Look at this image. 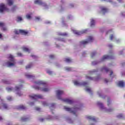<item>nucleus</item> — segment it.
Instances as JSON below:
<instances>
[{
	"label": "nucleus",
	"instance_id": "obj_56",
	"mask_svg": "<svg viewBox=\"0 0 125 125\" xmlns=\"http://www.w3.org/2000/svg\"><path fill=\"white\" fill-rule=\"evenodd\" d=\"M113 75V71H110V74H109V76H112Z\"/></svg>",
	"mask_w": 125,
	"mask_h": 125
},
{
	"label": "nucleus",
	"instance_id": "obj_50",
	"mask_svg": "<svg viewBox=\"0 0 125 125\" xmlns=\"http://www.w3.org/2000/svg\"><path fill=\"white\" fill-rule=\"evenodd\" d=\"M47 73L48 74H49V75H51L52 74V72L50 71H47Z\"/></svg>",
	"mask_w": 125,
	"mask_h": 125
},
{
	"label": "nucleus",
	"instance_id": "obj_28",
	"mask_svg": "<svg viewBox=\"0 0 125 125\" xmlns=\"http://www.w3.org/2000/svg\"><path fill=\"white\" fill-rule=\"evenodd\" d=\"M6 89L8 92H10L13 90V88L12 87H7L6 88Z\"/></svg>",
	"mask_w": 125,
	"mask_h": 125
},
{
	"label": "nucleus",
	"instance_id": "obj_32",
	"mask_svg": "<svg viewBox=\"0 0 125 125\" xmlns=\"http://www.w3.org/2000/svg\"><path fill=\"white\" fill-rule=\"evenodd\" d=\"M86 79H88V80H90L91 81H92V80H93V78L88 77L87 76H86Z\"/></svg>",
	"mask_w": 125,
	"mask_h": 125
},
{
	"label": "nucleus",
	"instance_id": "obj_20",
	"mask_svg": "<svg viewBox=\"0 0 125 125\" xmlns=\"http://www.w3.org/2000/svg\"><path fill=\"white\" fill-rule=\"evenodd\" d=\"M18 109L19 110H25V109H26V107L23 105H21L18 107Z\"/></svg>",
	"mask_w": 125,
	"mask_h": 125
},
{
	"label": "nucleus",
	"instance_id": "obj_5",
	"mask_svg": "<svg viewBox=\"0 0 125 125\" xmlns=\"http://www.w3.org/2000/svg\"><path fill=\"white\" fill-rule=\"evenodd\" d=\"M8 58L9 59H11L10 61L13 62V63H11L10 62H7V65L8 67H11V66H14L15 65V62H14V58L13 57V56L11 55H9Z\"/></svg>",
	"mask_w": 125,
	"mask_h": 125
},
{
	"label": "nucleus",
	"instance_id": "obj_40",
	"mask_svg": "<svg viewBox=\"0 0 125 125\" xmlns=\"http://www.w3.org/2000/svg\"><path fill=\"white\" fill-rule=\"evenodd\" d=\"M65 70H66V71H71L72 70V68L71 67H66V68H65Z\"/></svg>",
	"mask_w": 125,
	"mask_h": 125
},
{
	"label": "nucleus",
	"instance_id": "obj_64",
	"mask_svg": "<svg viewBox=\"0 0 125 125\" xmlns=\"http://www.w3.org/2000/svg\"><path fill=\"white\" fill-rule=\"evenodd\" d=\"M3 119L0 117V121H2Z\"/></svg>",
	"mask_w": 125,
	"mask_h": 125
},
{
	"label": "nucleus",
	"instance_id": "obj_45",
	"mask_svg": "<svg viewBox=\"0 0 125 125\" xmlns=\"http://www.w3.org/2000/svg\"><path fill=\"white\" fill-rule=\"evenodd\" d=\"M113 39H114V35H110V40H111V41H112V40H113Z\"/></svg>",
	"mask_w": 125,
	"mask_h": 125
},
{
	"label": "nucleus",
	"instance_id": "obj_49",
	"mask_svg": "<svg viewBox=\"0 0 125 125\" xmlns=\"http://www.w3.org/2000/svg\"><path fill=\"white\" fill-rule=\"evenodd\" d=\"M113 111V109H107V110H106V112H112Z\"/></svg>",
	"mask_w": 125,
	"mask_h": 125
},
{
	"label": "nucleus",
	"instance_id": "obj_23",
	"mask_svg": "<svg viewBox=\"0 0 125 125\" xmlns=\"http://www.w3.org/2000/svg\"><path fill=\"white\" fill-rule=\"evenodd\" d=\"M22 49L24 51H26V52H28L29 53H30V50L29 49V48L23 47H22Z\"/></svg>",
	"mask_w": 125,
	"mask_h": 125
},
{
	"label": "nucleus",
	"instance_id": "obj_29",
	"mask_svg": "<svg viewBox=\"0 0 125 125\" xmlns=\"http://www.w3.org/2000/svg\"><path fill=\"white\" fill-rule=\"evenodd\" d=\"M21 121L22 122H27L28 121V118H25L24 117H21Z\"/></svg>",
	"mask_w": 125,
	"mask_h": 125
},
{
	"label": "nucleus",
	"instance_id": "obj_57",
	"mask_svg": "<svg viewBox=\"0 0 125 125\" xmlns=\"http://www.w3.org/2000/svg\"><path fill=\"white\" fill-rule=\"evenodd\" d=\"M34 102H32L30 103V105H31V106H32V105H34Z\"/></svg>",
	"mask_w": 125,
	"mask_h": 125
},
{
	"label": "nucleus",
	"instance_id": "obj_11",
	"mask_svg": "<svg viewBox=\"0 0 125 125\" xmlns=\"http://www.w3.org/2000/svg\"><path fill=\"white\" fill-rule=\"evenodd\" d=\"M6 9V7H5V6L4 4H1L0 5V13H2L4 10Z\"/></svg>",
	"mask_w": 125,
	"mask_h": 125
},
{
	"label": "nucleus",
	"instance_id": "obj_63",
	"mask_svg": "<svg viewBox=\"0 0 125 125\" xmlns=\"http://www.w3.org/2000/svg\"><path fill=\"white\" fill-rule=\"evenodd\" d=\"M122 66H125V63L123 62L122 63Z\"/></svg>",
	"mask_w": 125,
	"mask_h": 125
},
{
	"label": "nucleus",
	"instance_id": "obj_48",
	"mask_svg": "<svg viewBox=\"0 0 125 125\" xmlns=\"http://www.w3.org/2000/svg\"><path fill=\"white\" fill-rule=\"evenodd\" d=\"M92 64H93V65H96V64H97V62H92Z\"/></svg>",
	"mask_w": 125,
	"mask_h": 125
},
{
	"label": "nucleus",
	"instance_id": "obj_47",
	"mask_svg": "<svg viewBox=\"0 0 125 125\" xmlns=\"http://www.w3.org/2000/svg\"><path fill=\"white\" fill-rule=\"evenodd\" d=\"M17 55H18V56H19V57L22 56V55L21 53H18Z\"/></svg>",
	"mask_w": 125,
	"mask_h": 125
},
{
	"label": "nucleus",
	"instance_id": "obj_51",
	"mask_svg": "<svg viewBox=\"0 0 125 125\" xmlns=\"http://www.w3.org/2000/svg\"><path fill=\"white\" fill-rule=\"evenodd\" d=\"M36 111H41V108L40 107H36Z\"/></svg>",
	"mask_w": 125,
	"mask_h": 125
},
{
	"label": "nucleus",
	"instance_id": "obj_31",
	"mask_svg": "<svg viewBox=\"0 0 125 125\" xmlns=\"http://www.w3.org/2000/svg\"><path fill=\"white\" fill-rule=\"evenodd\" d=\"M3 83H6L7 84H9L10 83H9V81H6V80H3Z\"/></svg>",
	"mask_w": 125,
	"mask_h": 125
},
{
	"label": "nucleus",
	"instance_id": "obj_30",
	"mask_svg": "<svg viewBox=\"0 0 125 125\" xmlns=\"http://www.w3.org/2000/svg\"><path fill=\"white\" fill-rule=\"evenodd\" d=\"M17 22H20V21H22L23 19H22V18L21 17H18L17 18Z\"/></svg>",
	"mask_w": 125,
	"mask_h": 125
},
{
	"label": "nucleus",
	"instance_id": "obj_54",
	"mask_svg": "<svg viewBox=\"0 0 125 125\" xmlns=\"http://www.w3.org/2000/svg\"><path fill=\"white\" fill-rule=\"evenodd\" d=\"M55 106V104H51V107H54Z\"/></svg>",
	"mask_w": 125,
	"mask_h": 125
},
{
	"label": "nucleus",
	"instance_id": "obj_46",
	"mask_svg": "<svg viewBox=\"0 0 125 125\" xmlns=\"http://www.w3.org/2000/svg\"><path fill=\"white\" fill-rule=\"evenodd\" d=\"M50 58H51V59H53V58H54V55H51L49 56Z\"/></svg>",
	"mask_w": 125,
	"mask_h": 125
},
{
	"label": "nucleus",
	"instance_id": "obj_13",
	"mask_svg": "<svg viewBox=\"0 0 125 125\" xmlns=\"http://www.w3.org/2000/svg\"><path fill=\"white\" fill-rule=\"evenodd\" d=\"M34 3H35V4H39L40 5H42V4H43V3L41 0H35Z\"/></svg>",
	"mask_w": 125,
	"mask_h": 125
},
{
	"label": "nucleus",
	"instance_id": "obj_60",
	"mask_svg": "<svg viewBox=\"0 0 125 125\" xmlns=\"http://www.w3.org/2000/svg\"><path fill=\"white\" fill-rule=\"evenodd\" d=\"M108 80L107 79H104V82H105L106 83H108Z\"/></svg>",
	"mask_w": 125,
	"mask_h": 125
},
{
	"label": "nucleus",
	"instance_id": "obj_14",
	"mask_svg": "<svg viewBox=\"0 0 125 125\" xmlns=\"http://www.w3.org/2000/svg\"><path fill=\"white\" fill-rule=\"evenodd\" d=\"M118 85L121 87H124L125 86V82L123 81H119L118 82Z\"/></svg>",
	"mask_w": 125,
	"mask_h": 125
},
{
	"label": "nucleus",
	"instance_id": "obj_44",
	"mask_svg": "<svg viewBox=\"0 0 125 125\" xmlns=\"http://www.w3.org/2000/svg\"><path fill=\"white\" fill-rule=\"evenodd\" d=\"M19 33H20V30L19 31H18V30H15V33L16 35H19Z\"/></svg>",
	"mask_w": 125,
	"mask_h": 125
},
{
	"label": "nucleus",
	"instance_id": "obj_19",
	"mask_svg": "<svg viewBox=\"0 0 125 125\" xmlns=\"http://www.w3.org/2000/svg\"><path fill=\"white\" fill-rule=\"evenodd\" d=\"M102 11L103 12L104 14H105L106 12H108V9L103 7L102 8Z\"/></svg>",
	"mask_w": 125,
	"mask_h": 125
},
{
	"label": "nucleus",
	"instance_id": "obj_22",
	"mask_svg": "<svg viewBox=\"0 0 125 125\" xmlns=\"http://www.w3.org/2000/svg\"><path fill=\"white\" fill-rule=\"evenodd\" d=\"M25 77H26L28 79H34V78H35V76L28 74H25Z\"/></svg>",
	"mask_w": 125,
	"mask_h": 125
},
{
	"label": "nucleus",
	"instance_id": "obj_6",
	"mask_svg": "<svg viewBox=\"0 0 125 125\" xmlns=\"http://www.w3.org/2000/svg\"><path fill=\"white\" fill-rule=\"evenodd\" d=\"M72 32H73L74 34L77 35V36H81L82 34H84L87 32V30H85L83 31H78V30H73Z\"/></svg>",
	"mask_w": 125,
	"mask_h": 125
},
{
	"label": "nucleus",
	"instance_id": "obj_39",
	"mask_svg": "<svg viewBox=\"0 0 125 125\" xmlns=\"http://www.w3.org/2000/svg\"><path fill=\"white\" fill-rule=\"evenodd\" d=\"M26 18L27 19H30L31 18V15L29 14L26 15Z\"/></svg>",
	"mask_w": 125,
	"mask_h": 125
},
{
	"label": "nucleus",
	"instance_id": "obj_10",
	"mask_svg": "<svg viewBox=\"0 0 125 125\" xmlns=\"http://www.w3.org/2000/svg\"><path fill=\"white\" fill-rule=\"evenodd\" d=\"M74 84L75 85H83L84 86H85L86 85H87V83L86 82H83L82 84L80 83H79L77 81H75L74 82Z\"/></svg>",
	"mask_w": 125,
	"mask_h": 125
},
{
	"label": "nucleus",
	"instance_id": "obj_42",
	"mask_svg": "<svg viewBox=\"0 0 125 125\" xmlns=\"http://www.w3.org/2000/svg\"><path fill=\"white\" fill-rule=\"evenodd\" d=\"M59 35H60V36H67V34L66 33H62V34H60Z\"/></svg>",
	"mask_w": 125,
	"mask_h": 125
},
{
	"label": "nucleus",
	"instance_id": "obj_8",
	"mask_svg": "<svg viewBox=\"0 0 125 125\" xmlns=\"http://www.w3.org/2000/svg\"><path fill=\"white\" fill-rule=\"evenodd\" d=\"M105 59H114V56L113 55H104L101 60L104 61Z\"/></svg>",
	"mask_w": 125,
	"mask_h": 125
},
{
	"label": "nucleus",
	"instance_id": "obj_58",
	"mask_svg": "<svg viewBox=\"0 0 125 125\" xmlns=\"http://www.w3.org/2000/svg\"><path fill=\"white\" fill-rule=\"evenodd\" d=\"M122 54H123V51H120L119 53L120 55H122Z\"/></svg>",
	"mask_w": 125,
	"mask_h": 125
},
{
	"label": "nucleus",
	"instance_id": "obj_17",
	"mask_svg": "<svg viewBox=\"0 0 125 125\" xmlns=\"http://www.w3.org/2000/svg\"><path fill=\"white\" fill-rule=\"evenodd\" d=\"M87 119H88V120H91V121H93L94 122H96V119H95L94 117L87 116Z\"/></svg>",
	"mask_w": 125,
	"mask_h": 125
},
{
	"label": "nucleus",
	"instance_id": "obj_53",
	"mask_svg": "<svg viewBox=\"0 0 125 125\" xmlns=\"http://www.w3.org/2000/svg\"><path fill=\"white\" fill-rule=\"evenodd\" d=\"M15 8H16V7L14 6L12 9V11H14V9H15Z\"/></svg>",
	"mask_w": 125,
	"mask_h": 125
},
{
	"label": "nucleus",
	"instance_id": "obj_52",
	"mask_svg": "<svg viewBox=\"0 0 125 125\" xmlns=\"http://www.w3.org/2000/svg\"><path fill=\"white\" fill-rule=\"evenodd\" d=\"M35 19L36 20H40V17H36V18H35Z\"/></svg>",
	"mask_w": 125,
	"mask_h": 125
},
{
	"label": "nucleus",
	"instance_id": "obj_33",
	"mask_svg": "<svg viewBox=\"0 0 125 125\" xmlns=\"http://www.w3.org/2000/svg\"><path fill=\"white\" fill-rule=\"evenodd\" d=\"M95 54H96V52H95L92 53L91 55V58H93V57L95 56Z\"/></svg>",
	"mask_w": 125,
	"mask_h": 125
},
{
	"label": "nucleus",
	"instance_id": "obj_62",
	"mask_svg": "<svg viewBox=\"0 0 125 125\" xmlns=\"http://www.w3.org/2000/svg\"><path fill=\"white\" fill-rule=\"evenodd\" d=\"M109 47H113V45L112 44H109L108 45Z\"/></svg>",
	"mask_w": 125,
	"mask_h": 125
},
{
	"label": "nucleus",
	"instance_id": "obj_7",
	"mask_svg": "<svg viewBox=\"0 0 125 125\" xmlns=\"http://www.w3.org/2000/svg\"><path fill=\"white\" fill-rule=\"evenodd\" d=\"M35 89H37V90H41V91H44V92H47V91H49V89L48 88H42L40 86H35L34 87Z\"/></svg>",
	"mask_w": 125,
	"mask_h": 125
},
{
	"label": "nucleus",
	"instance_id": "obj_12",
	"mask_svg": "<svg viewBox=\"0 0 125 125\" xmlns=\"http://www.w3.org/2000/svg\"><path fill=\"white\" fill-rule=\"evenodd\" d=\"M97 104L98 106H100V109H106V108H105L104 107V105H103V104L101 103V102H98Z\"/></svg>",
	"mask_w": 125,
	"mask_h": 125
},
{
	"label": "nucleus",
	"instance_id": "obj_21",
	"mask_svg": "<svg viewBox=\"0 0 125 125\" xmlns=\"http://www.w3.org/2000/svg\"><path fill=\"white\" fill-rule=\"evenodd\" d=\"M101 71H105V72H106V73H108V72L110 71V69H109V68H107V67H104L101 69Z\"/></svg>",
	"mask_w": 125,
	"mask_h": 125
},
{
	"label": "nucleus",
	"instance_id": "obj_25",
	"mask_svg": "<svg viewBox=\"0 0 125 125\" xmlns=\"http://www.w3.org/2000/svg\"><path fill=\"white\" fill-rule=\"evenodd\" d=\"M64 61L67 63H71V62H72V60L70 58H66L65 59Z\"/></svg>",
	"mask_w": 125,
	"mask_h": 125
},
{
	"label": "nucleus",
	"instance_id": "obj_9",
	"mask_svg": "<svg viewBox=\"0 0 125 125\" xmlns=\"http://www.w3.org/2000/svg\"><path fill=\"white\" fill-rule=\"evenodd\" d=\"M35 83L37 84V85H40V86L43 85V86H46L47 85L46 82L42 81L36 82H35Z\"/></svg>",
	"mask_w": 125,
	"mask_h": 125
},
{
	"label": "nucleus",
	"instance_id": "obj_34",
	"mask_svg": "<svg viewBox=\"0 0 125 125\" xmlns=\"http://www.w3.org/2000/svg\"><path fill=\"white\" fill-rule=\"evenodd\" d=\"M123 114H119L117 116V118H119V119H121V118H123Z\"/></svg>",
	"mask_w": 125,
	"mask_h": 125
},
{
	"label": "nucleus",
	"instance_id": "obj_35",
	"mask_svg": "<svg viewBox=\"0 0 125 125\" xmlns=\"http://www.w3.org/2000/svg\"><path fill=\"white\" fill-rule=\"evenodd\" d=\"M86 91H87L88 92H89L90 93H91V92H92L91 89H90V88H87L86 89Z\"/></svg>",
	"mask_w": 125,
	"mask_h": 125
},
{
	"label": "nucleus",
	"instance_id": "obj_41",
	"mask_svg": "<svg viewBox=\"0 0 125 125\" xmlns=\"http://www.w3.org/2000/svg\"><path fill=\"white\" fill-rule=\"evenodd\" d=\"M110 104H111V103L110 102V98H108V99H107V105L108 106H109Z\"/></svg>",
	"mask_w": 125,
	"mask_h": 125
},
{
	"label": "nucleus",
	"instance_id": "obj_38",
	"mask_svg": "<svg viewBox=\"0 0 125 125\" xmlns=\"http://www.w3.org/2000/svg\"><path fill=\"white\" fill-rule=\"evenodd\" d=\"M98 70H94L92 71H90L89 73H90V74H92L93 73H95V72H98Z\"/></svg>",
	"mask_w": 125,
	"mask_h": 125
},
{
	"label": "nucleus",
	"instance_id": "obj_3",
	"mask_svg": "<svg viewBox=\"0 0 125 125\" xmlns=\"http://www.w3.org/2000/svg\"><path fill=\"white\" fill-rule=\"evenodd\" d=\"M30 98L33 99V100H38V99H43V96L41 95H29Z\"/></svg>",
	"mask_w": 125,
	"mask_h": 125
},
{
	"label": "nucleus",
	"instance_id": "obj_1",
	"mask_svg": "<svg viewBox=\"0 0 125 125\" xmlns=\"http://www.w3.org/2000/svg\"><path fill=\"white\" fill-rule=\"evenodd\" d=\"M63 94H64V91L62 90H58L56 91V94L58 99L62 100L63 102H65V103H67L68 104H73V103H74V101L72 100H70L69 99H62V98L61 97V95H62Z\"/></svg>",
	"mask_w": 125,
	"mask_h": 125
},
{
	"label": "nucleus",
	"instance_id": "obj_15",
	"mask_svg": "<svg viewBox=\"0 0 125 125\" xmlns=\"http://www.w3.org/2000/svg\"><path fill=\"white\" fill-rule=\"evenodd\" d=\"M22 87H23V86H22V85H19V86H16L15 90L16 91H19L20 89H22Z\"/></svg>",
	"mask_w": 125,
	"mask_h": 125
},
{
	"label": "nucleus",
	"instance_id": "obj_61",
	"mask_svg": "<svg viewBox=\"0 0 125 125\" xmlns=\"http://www.w3.org/2000/svg\"><path fill=\"white\" fill-rule=\"evenodd\" d=\"M44 120V119H40V121H41V122H43Z\"/></svg>",
	"mask_w": 125,
	"mask_h": 125
},
{
	"label": "nucleus",
	"instance_id": "obj_43",
	"mask_svg": "<svg viewBox=\"0 0 125 125\" xmlns=\"http://www.w3.org/2000/svg\"><path fill=\"white\" fill-rule=\"evenodd\" d=\"M4 23L3 22H0V27H4Z\"/></svg>",
	"mask_w": 125,
	"mask_h": 125
},
{
	"label": "nucleus",
	"instance_id": "obj_4",
	"mask_svg": "<svg viewBox=\"0 0 125 125\" xmlns=\"http://www.w3.org/2000/svg\"><path fill=\"white\" fill-rule=\"evenodd\" d=\"M93 41V37L92 36H89L88 37V40L87 41H83L80 42V43L81 44H87V43H88V42H91Z\"/></svg>",
	"mask_w": 125,
	"mask_h": 125
},
{
	"label": "nucleus",
	"instance_id": "obj_18",
	"mask_svg": "<svg viewBox=\"0 0 125 125\" xmlns=\"http://www.w3.org/2000/svg\"><path fill=\"white\" fill-rule=\"evenodd\" d=\"M90 23H91L90 26L93 27V26H94L95 25V21H94V20H93V19H92L91 20Z\"/></svg>",
	"mask_w": 125,
	"mask_h": 125
},
{
	"label": "nucleus",
	"instance_id": "obj_36",
	"mask_svg": "<svg viewBox=\"0 0 125 125\" xmlns=\"http://www.w3.org/2000/svg\"><path fill=\"white\" fill-rule=\"evenodd\" d=\"M7 100H8L9 101H11V100H12V97H11V96L8 97Z\"/></svg>",
	"mask_w": 125,
	"mask_h": 125
},
{
	"label": "nucleus",
	"instance_id": "obj_24",
	"mask_svg": "<svg viewBox=\"0 0 125 125\" xmlns=\"http://www.w3.org/2000/svg\"><path fill=\"white\" fill-rule=\"evenodd\" d=\"M1 105L4 108V109H8V106H7V104H6L2 103L1 104Z\"/></svg>",
	"mask_w": 125,
	"mask_h": 125
},
{
	"label": "nucleus",
	"instance_id": "obj_27",
	"mask_svg": "<svg viewBox=\"0 0 125 125\" xmlns=\"http://www.w3.org/2000/svg\"><path fill=\"white\" fill-rule=\"evenodd\" d=\"M32 66H33V64L32 63H30L28 65H27L26 67H25V69H30V68L32 67Z\"/></svg>",
	"mask_w": 125,
	"mask_h": 125
},
{
	"label": "nucleus",
	"instance_id": "obj_37",
	"mask_svg": "<svg viewBox=\"0 0 125 125\" xmlns=\"http://www.w3.org/2000/svg\"><path fill=\"white\" fill-rule=\"evenodd\" d=\"M42 105H43V106H48V104H47L45 102H43L42 103Z\"/></svg>",
	"mask_w": 125,
	"mask_h": 125
},
{
	"label": "nucleus",
	"instance_id": "obj_16",
	"mask_svg": "<svg viewBox=\"0 0 125 125\" xmlns=\"http://www.w3.org/2000/svg\"><path fill=\"white\" fill-rule=\"evenodd\" d=\"M20 33L21 34V35H27L28 34V31L23 30H20Z\"/></svg>",
	"mask_w": 125,
	"mask_h": 125
},
{
	"label": "nucleus",
	"instance_id": "obj_55",
	"mask_svg": "<svg viewBox=\"0 0 125 125\" xmlns=\"http://www.w3.org/2000/svg\"><path fill=\"white\" fill-rule=\"evenodd\" d=\"M18 95H19V96H22V94L20 93H17Z\"/></svg>",
	"mask_w": 125,
	"mask_h": 125
},
{
	"label": "nucleus",
	"instance_id": "obj_26",
	"mask_svg": "<svg viewBox=\"0 0 125 125\" xmlns=\"http://www.w3.org/2000/svg\"><path fill=\"white\" fill-rule=\"evenodd\" d=\"M7 2L9 5H12L13 4V1L12 0H7Z\"/></svg>",
	"mask_w": 125,
	"mask_h": 125
},
{
	"label": "nucleus",
	"instance_id": "obj_59",
	"mask_svg": "<svg viewBox=\"0 0 125 125\" xmlns=\"http://www.w3.org/2000/svg\"><path fill=\"white\" fill-rule=\"evenodd\" d=\"M3 31H6V27H4L2 28Z\"/></svg>",
	"mask_w": 125,
	"mask_h": 125
},
{
	"label": "nucleus",
	"instance_id": "obj_2",
	"mask_svg": "<svg viewBox=\"0 0 125 125\" xmlns=\"http://www.w3.org/2000/svg\"><path fill=\"white\" fill-rule=\"evenodd\" d=\"M64 110H66V111H67L68 112H70V113H73L74 115H76V112L78 111V110H80V108L75 107L74 108V110H72V108H69L67 106H64Z\"/></svg>",
	"mask_w": 125,
	"mask_h": 125
}]
</instances>
